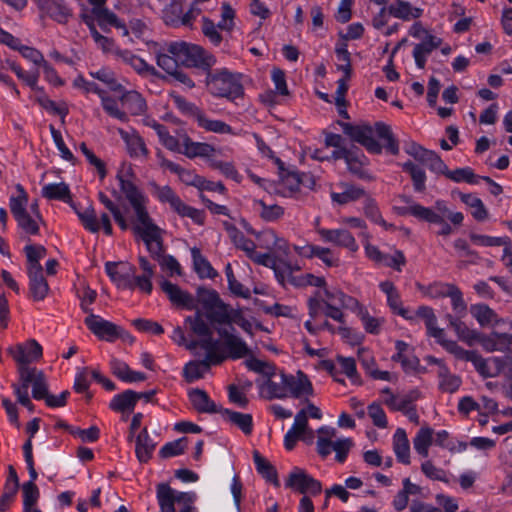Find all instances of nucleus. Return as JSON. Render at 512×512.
<instances>
[{
  "label": "nucleus",
  "mask_w": 512,
  "mask_h": 512,
  "mask_svg": "<svg viewBox=\"0 0 512 512\" xmlns=\"http://www.w3.org/2000/svg\"><path fill=\"white\" fill-rule=\"evenodd\" d=\"M317 432V452L321 457L326 458L328 455L331 454L332 442H334L332 439L336 435V430L335 428L332 427L322 426L318 429Z\"/></svg>",
  "instance_id": "nucleus-46"
},
{
  "label": "nucleus",
  "mask_w": 512,
  "mask_h": 512,
  "mask_svg": "<svg viewBox=\"0 0 512 512\" xmlns=\"http://www.w3.org/2000/svg\"><path fill=\"white\" fill-rule=\"evenodd\" d=\"M494 357L488 359L483 358L478 352L474 355L471 363L476 371L484 378L495 377L499 375V369L493 365Z\"/></svg>",
  "instance_id": "nucleus-58"
},
{
  "label": "nucleus",
  "mask_w": 512,
  "mask_h": 512,
  "mask_svg": "<svg viewBox=\"0 0 512 512\" xmlns=\"http://www.w3.org/2000/svg\"><path fill=\"white\" fill-rule=\"evenodd\" d=\"M285 486L301 494L309 493L313 496L322 491L320 481L309 475L304 469L294 467L289 473Z\"/></svg>",
  "instance_id": "nucleus-9"
},
{
  "label": "nucleus",
  "mask_w": 512,
  "mask_h": 512,
  "mask_svg": "<svg viewBox=\"0 0 512 512\" xmlns=\"http://www.w3.org/2000/svg\"><path fill=\"white\" fill-rule=\"evenodd\" d=\"M396 354L392 356V360L395 362H400L402 368L406 371L415 370L419 365V360L409 353L410 346L406 342L402 340H397L395 342Z\"/></svg>",
  "instance_id": "nucleus-34"
},
{
  "label": "nucleus",
  "mask_w": 512,
  "mask_h": 512,
  "mask_svg": "<svg viewBox=\"0 0 512 512\" xmlns=\"http://www.w3.org/2000/svg\"><path fill=\"white\" fill-rule=\"evenodd\" d=\"M400 214L411 215L419 220L440 225V230L437 232L438 235L449 236L453 232L451 225L446 221V219H442L441 215L434 214L431 208L424 207L420 204L400 208Z\"/></svg>",
  "instance_id": "nucleus-11"
},
{
  "label": "nucleus",
  "mask_w": 512,
  "mask_h": 512,
  "mask_svg": "<svg viewBox=\"0 0 512 512\" xmlns=\"http://www.w3.org/2000/svg\"><path fill=\"white\" fill-rule=\"evenodd\" d=\"M115 56L131 66L140 75H156V69L129 50L116 49Z\"/></svg>",
  "instance_id": "nucleus-24"
},
{
  "label": "nucleus",
  "mask_w": 512,
  "mask_h": 512,
  "mask_svg": "<svg viewBox=\"0 0 512 512\" xmlns=\"http://www.w3.org/2000/svg\"><path fill=\"white\" fill-rule=\"evenodd\" d=\"M29 278V293L33 300L42 301L48 295L49 285L42 270L27 271Z\"/></svg>",
  "instance_id": "nucleus-26"
},
{
  "label": "nucleus",
  "mask_w": 512,
  "mask_h": 512,
  "mask_svg": "<svg viewBox=\"0 0 512 512\" xmlns=\"http://www.w3.org/2000/svg\"><path fill=\"white\" fill-rule=\"evenodd\" d=\"M335 189L330 191L331 201L341 206L363 199L367 193L363 187L346 181L337 183Z\"/></svg>",
  "instance_id": "nucleus-15"
},
{
  "label": "nucleus",
  "mask_w": 512,
  "mask_h": 512,
  "mask_svg": "<svg viewBox=\"0 0 512 512\" xmlns=\"http://www.w3.org/2000/svg\"><path fill=\"white\" fill-rule=\"evenodd\" d=\"M18 372H19V379L20 384H14V393L17 397V401L23 405L24 407L28 408L29 410L33 409L32 402L29 398L28 389L31 384L35 381V379L38 377L40 370H37L36 368H30L27 364H18Z\"/></svg>",
  "instance_id": "nucleus-13"
},
{
  "label": "nucleus",
  "mask_w": 512,
  "mask_h": 512,
  "mask_svg": "<svg viewBox=\"0 0 512 512\" xmlns=\"http://www.w3.org/2000/svg\"><path fill=\"white\" fill-rule=\"evenodd\" d=\"M453 246L455 250L458 252L460 257H466V260L459 262V267H467L468 265H476L482 261V257L478 254L477 251L472 250L467 243V241L463 238H458L454 240Z\"/></svg>",
  "instance_id": "nucleus-44"
},
{
  "label": "nucleus",
  "mask_w": 512,
  "mask_h": 512,
  "mask_svg": "<svg viewBox=\"0 0 512 512\" xmlns=\"http://www.w3.org/2000/svg\"><path fill=\"white\" fill-rule=\"evenodd\" d=\"M156 497L160 512H196L193 507L197 499L195 492H178L167 483H159L156 487Z\"/></svg>",
  "instance_id": "nucleus-4"
},
{
  "label": "nucleus",
  "mask_w": 512,
  "mask_h": 512,
  "mask_svg": "<svg viewBox=\"0 0 512 512\" xmlns=\"http://www.w3.org/2000/svg\"><path fill=\"white\" fill-rule=\"evenodd\" d=\"M157 443L150 437L147 428H143L136 437L135 454L139 462L147 463L156 448Z\"/></svg>",
  "instance_id": "nucleus-28"
},
{
  "label": "nucleus",
  "mask_w": 512,
  "mask_h": 512,
  "mask_svg": "<svg viewBox=\"0 0 512 512\" xmlns=\"http://www.w3.org/2000/svg\"><path fill=\"white\" fill-rule=\"evenodd\" d=\"M24 252L27 258V271L42 270L40 260L46 255V248L42 245H26Z\"/></svg>",
  "instance_id": "nucleus-54"
},
{
  "label": "nucleus",
  "mask_w": 512,
  "mask_h": 512,
  "mask_svg": "<svg viewBox=\"0 0 512 512\" xmlns=\"http://www.w3.org/2000/svg\"><path fill=\"white\" fill-rule=\"evenodd\" d=\"M416 316L424 320L429 336L436 340L445 336L444 330L437 327V318L431 307L425 305L419 306L416 310Z\"/></svg>",
  "instance_id": "nucleus-37"
},
{
  "label": "nucleus",
  "mask_w": 512,
  "mask_h": 512,
  "mask_svg": "<svg viewBox=\"0 0 512 512\" xmlns=\"http://www.w3.org/2000/svg\"><path fill=\"white\" fill-rule=\"evenodd\" d=\"M363 212L364 215L373 223L378 224L385 229L392 227V225L387 224L383 219L375 199H373L368 193L363 197Z\"/></svg>",
  "instance_id": "nucleus-49"
},
{
  "label": "nucleus",
  "mask_w": 512,
  "mask_h": 512,
  "mask_svg": "<svg viewBox=\"0 0 512 512\" xmlns=\"http://www.w3.org/2000/svg\"><path fill=\"white\" fill-rule=\"evenodd\" d=\"M461 201L472 209L471 214L477 221H485L488 218V210L482 200L474 194H462Z\"/></svg>",
  "instance_id": "nucleus-53"
},
{
  "label": "nucleus",
  "mask_w": 512,
  "mask_h": 512,
  "mask_svg": "<svg viewBox=\"0 0 512 512\" xmlns=\"http://www.w3.org/2000/svg\"><path fill=\"white\" fill-rule=\"evenodd\" d=\"M223 227L237 249L244 251L247 257H249L254 252L256 249V244L254 241L246 238L245 235L234 224L224 221Z\"/></svg>",
  "instance_id": "nucleus-27"
},
{
  "label": "nucleus",
  "mask_w": 512,
  "mask_h": 512,
  "mask_svg": "<svg viewBox=\"0 0 512 512\" xmlns=\"http://www.w3.org/2000/svg\"><path fill=\"white\" fill-rule=\"evenodd\" d=\"M98 199L104 205V207L108 211H110L115 222L119 225V227L122 230H127L129 228V223L125 218L123 212L121 211L120 207L103 192L98 193Z\"/></svg>",
  "instance_id": "nucleus-55"
},
{
  "label": "nucleus",
  "mask_w": 512,
  "mask_h": 512,
  "mask_svg": "<svg viewBox=\"0 0 512 512\" xmlns=\"http://www.w3.org/2000/svg\"><path fill=\"white\" fill-rule=\"evenodd\" d=\"M403 170L408 172L413 181L414 190L423 192L426 189V174L425 171L412 161H407L403 165Z\"/></svg>",
  "instance_id": "nucleus-57"
},
{
  "label": "nucleus",
  "mask_w": 512,
  "mask_h": 512,
  "mask_svg": "<svg viewBox=\"0 0 512 512\" xmlns=\"http://www.w3.org/2000/svg\"><path fill=\"white\" fill-rule=\"evenodd\" d=\"M393 450L399 462L410 464V444L405 430L401 428L394 433Z\"/></svg>",
  "instance_id": "nucleus-35"
},
{
  "label": "nucleus",
  "mask_w": 512,
  "mask_h": 512,
  "mask_svg": "<svg viewBox=\"0 0 512 512\" xmlns=\"http://www.w3.org/2000/svg\"><path fill=\"white\" fill-rule=\"evenodd\" d=\"M217 334L223 339V347H221L220 340L216 339V343L213 348H210L211 352L219 354L223 357V362L226 359H241L251 354V351L245 341L239 336L230 332L228 329L223 327L216 328Z\"/></svg>",
  "instance_id": "nucleus-5"
},
{
  "label": "nucleus",
  "mask_w": 512,
  "mask_h": 512,
  "mask_svg": "<svg viewBox=\"0 0 512 512\" xmlns=\"http://www.w3.org/2000/svg\"><path fill=\"white\" fill-rule=\"evenodd\" d=\"M215 152L212 145L193 141L187 134H183V150L181 154L193 159L196 157L208 158Z\"/></svg>",
  "instance_id": "nucleus-25"
},
{
  "label": "nucleus",
  "mask_w": 512,
  "mask_h": 512,
  "mask_svg": "<svg viewBox=\"0 0 512 512\" xmlns=\"http://www.w3.org/2000/svg\"><path fill=\"white\" fill-rule=\"evenodd\" d=\"M335 54L338 61L337 69L343 72L346 78H350L352 75V65L351 54L347 49V44L338 43L335 47Z\"/></svg>",
  "instance_id": "nucleus-59"
},
{
  "label": "nucleus",
  "mask_w": 512,
  "mask_h": 512,
  "mask_svg": "<svg viewBox=\"0 0 512 512\" xmlns=\"http://www.w3.org/2000/svg\"><path fill=\"white\" fill-rule=\"evenodd\" d=\"M35 90L39 92V95H37L35 98L36 102L47 112L54 115H59L62 119V122H64L65 117L69 113L67 104L63 101L56 103L55 101L51 100L40 87Z\"/></svg>",
  "instance_id": "nucleus-39"
},
{
  "label": "nucleus",
  "mask_w": 512,
  "mask_h": 512,
  "mask_svg": "<svg viewBox=\"0 0 512 512\" xmlns=\"http://www.w3.org/2000/svg\"><path fill=\"white\" fill-rule=\"evenodd\" d=\"M170 98L175 105V107L184 115L193 117L195 120L198 119V117L203 112L199 107H197L194 103L189 102L186 98L183 96L177 94L176 92L170 93Z\"/></svg>",
  "instance_id": "nucleus-56"
},
{
  "label": "nucleus",
  "mask_w": 512,
  "mask_h": 512,
  "mask_svg": "<svg viewBox=\"0 0 512 512\" xmlns=\"http://www.w3.org/2000/svg\"><path fill=\"white\" fill-rule=\"evenodd\" d=\"M375 131L378 137L385 141V147L387 148V150L391 154L397 155L399 153V145L397 140L393 136L390 126L386 125L383 122H377L375 124Z\"/></svg>",
  "instance_id": "nucleus-61"
},
{
  "label": "nucleus",
  "mask_w": 512,
  "mask_h": 512,
  "mask_svg": "<svg viewBox=\"0 0 512 512\" xmlns=\"http://www.w3.org/2000/svg\"><path fill=\"white\" fill-rule=\"evenodd\" d=\"M316 232L320 236L321 240L325 243H330L338 247L346 248L351 252H356L359 249L354 236L347 229L317 228Z\"/></svg>",
  "instance_id": "nucleus-14"
},
{
  "label": "nucleus",
  "mask_w": 512,
  "mask_h": 512,
  "mask_svg": "<svg viewBox=\"0 0 512 512\" xmlns=\"http://www.w3.org/2000/svg\"><path fill=\"white\" fill-rule=\"evenodd\" d=\"M447 352L452 354L455 358L462 361L471 362L476 351L474 350H466L457 344L456 341L447 340L445 336L438 338L436 340Z\"/></svg>",
  "instance_id": "nucleus-51"
},
{
  "label": "nucleus",
  "mask_w": 512,
  "mask_h": 512,
  "mask_svg": "<svg viewBox=\"0 0 512 512\" xmlns=\"http://www.w3.org/2000/svg\"><path fill=\"white\" fill-rule=\"evenodd\" d=\"M191 255L193 259V266L196 273L200 278H215L218 273L211 266L210 262L201 254V251L197 247L191 249Z\"/></svg>",
  "instance_id": "nucleus-43"
},
{
  "label": "nucleus",
  "mask_w": 512,
  "mask_h": 512,
  "mask_svg": "<svg viewBox=\"0 0 512 512\" xmlns=\"http://www.w3.org/2000/svg\"><path fill=\"white\" fill-rule=\"evenodd\" d=\"M135 178L133 168L129 164H122L116 175L120 190L134 213L131 221L132 231L142 239L151 257L158 261L165 255L164 231L150 217L147 209L148 198L136 185Z\"/></svg>",
  "instance_id": "nucleus-1"
},
{
  "label": "nucleus",
  "mask_w": 512,
  "mask_h": 512,
  "mask_svg": "<svg viewBox=\"0 0 512 512\" xmlns=\"http://www.w3.org/2000/svg\"><path fill=\"white\" fill-rule=\"evenodd\" d=\"M280 380L285 384L287 397L292 396L294 398H300L302 396L313 394L312 384L302 371H298L296 376L287 375L284 372H281Z\"/></svg>",
  "instance_id": "nucleus-17"
},
{
  "label": "nucleus",
  "mask_w": 512,
  "mask_h": 512,
  "mask_svg": "<svg viewBox=\"0 0 512 512\" xmlns=\"http://www.w3.org/2000/svg\"><path fill=\"white\" fill-rule=\"evenodd\" d=\"M167 51L176 56L179 64L188 68L209 70L216 64L213 54L199 45L185 41H175L167 44Z\"/></svg>",
  "instance_id": "nucleus-3"
},
{
  "label": "nucleus",
  "mask_w": 512,
  "mask_h": 512,
  "mask_svg": "<svg viewBox=\"0 0 512 512\" xmlns=\"http://www.w3.org/2000/svg\"><path fill=\"white\" fill-rule=\"evenodd\" d=\"M280 168V182L278 192L284 197H292L300 189V186L312 188L315 184L313 177L309 174L299 173L297 171H286L283 169V163L279 158H275Z\"/></svg>",
  "instance_id": "nucleus-7"
},
{
  "label": "nucleus",
  "mask_w": 512,
  "mask_h": 512,
  "mask_svg": "<svg viewBox=\"0 0 512 512\" xmlns=\"http://www.w3.org/2000/svg\"><path fill=\"white\" fill-rule=\"evenodd\" d=\"M17 196L10 197L9 206L14 218L27 212L28 195L21 184L16 185Z\"/></svg>",
  "instance_id": "nucleus-62"
},
{
  "label": "nucleus",
  "mask_w": 512,
  "mask_h": 512,
  "mask_svg": "<svg viewBox=\"0 0 512 512\" xmlns=\"http://www.w3.org/2000/svg\"><path fill=\"white\" fill-rule=\"evenodd\" d=\"M205 85L208 92L217 98L235 100L244 94L243 85L237 74L226 68L205 70Z\"/></svg>",
  "instance_id": "nucleus-2"
},
{
  "label": "nucleus",
  "mask_w": 512,
  "mask_h": 512,
  "mask_svg": "<svg viewBox=\"0 0 512 512\" xmlns=\"http://www.w3.org/2000/svg\"><path fill=\"white\" fill-rule=\"evenodd\" d=\"M185 325L189 326L190 331L195 336H198V340H191L186 344V348L190 351H194L197 348L202 350H210L216 343V339L213 338L212 330L209 324L203 318V314L197 310L193 315H189L184 320Z\"/></svg>",
  "instance_id": "nucleus-6"
},
{
  "label": "nucleus",
  "mask_w": 512,
  "mask_h": 512,
  "mask_svg": "<svg viewBox=\"0 0 512 512\" xmlns=\"http://www.w3.org/2000/svg\"><path fill=\"white\" fill-rule=\"evenodd\" d=\"M223 418L229 423L239 428L245 435H250L253 431V417L248 413H241L230 409H222Z\"/></svg>",
  "instance_id": "nucleus-31"
},
{
  "label": "nucleus",
  "mask_w": 512,
  "mask_h": 512,
  "mask_svg": "<svg viewBox=\"0 0 512 512\" xmlns=\"http://www.w3.org/2000/svg\"><path fill=\"white\" fill-rule=\"evenodd\" d=\"M121 139L125 142L128 154L132 158L146 159L149 150L144 139L135 131L127 132L124 129H118Z\"/></svg>",
  "instance_id": "nucleus-20"
},
{
  "label": "nucleus",
  "mask_w": 512,
  "mask_h": 512,
  "mask_svg": "<svg viewBox=\"0 0 512 512\" xmlns=\"http://www.w3.org/2000/svg\"><path fill=\"white\" fill-rule=\"evenodd\" d=\"M446 319L460 341L464 342L468 346H473L477 343L480 333L476 330L470 329L463 321H461V318H456L447 314Z\"/></svg>",
  "instance_id": "nucleus-29"
},
{
  "label": "nucleus",
  "mask_w": 512,
  "mask_h": 512,
  "mask_svg": "<svg viewBox=\"0 0 512 512\" xmlns=\"http://www.w3.org/2000/svg\"><path fill=\"white\" fill-rule=\"evenodd\" d=\"M255 205L259 207L260 217L267 222L277 221L284 215V208L280 205H267L263 200L255 201Z\"/></svg>",
  "instance_id": "nucleus-63"
},
{
  "label": "nucleus",
  "mask_w": 512,
  "mask_h": 512,
  "mask_svg": "<svg viewBox=\"0 0 512 512\" xmlns=\"http://www.w3.org/2000/svg\"><path fill=\"white\" fill-rule=\"evenodd\" d=\"M41 13L61 24L66 23L72 16L71 9L65 4L64 0H52Z\"/></svg>",
  "instance_id": "nucleus-40"
},
{
  "label": "nucleus",
  "mask_w": 512,
  "mask_h": 512,
  "mask_svg": "<svg viewBox=\"0 0 512 512\" xmlns=\"http://www.w3.org/2000/svg\"><path fill=\"white\" fill-rule=\"evenodd\" d=\"M120 101L123 107L134 116L142 115L147 110V104L142 95L134 90L125 92Z\"/></svg>",
  "instance_id": "nucleus-32"
},
{
  "label": "nucleus",
  "mask_w": 512,
  "mask_h": 512,
  "mask_svg": "<svg viewBox=\"0 0 512 512\" xmlns=\"http://www.w3.org/2000/svg\"><path fill=\"white\" fill-rule=\"evenodd\" d=\"M183 17V0H172V2L163 11V19L165 23L172 27L183 26Z\"/></svg>",
  "instance_id": "nucleus-48"
},
{
  "label": "nucleus",
  "mask_w": 512,
  "mask_h": 512,
  "mask_svg": "<svg viewBox=\"0 0 512 512\" xmlns=\"http://www.w3.org/2000/svg\"><path fill=\"white\" fill-rule=\"evenodd\" d=\"M380 290L386 294L388 306L394 313L402 316L407 320H411L412 316L409 315V311L402 306L400 295L391 281H383L379 284Z\"/></svg>",
  "instance_id": "nucleus-23"
},
{
  "label": "nucleus",
  "mask_w": 512,
  "mask_h": 512,
  "mask_svg": "<svg viewBox=\"0 0 512 512\" xmlns=\"http://www.w3.org/2000/svg\"><path fill=\"white\" fill-rule=\"evenodd\" d=\"M100 98L102 107L109 116L116 118L121 122H127L129 120L127 113L119 108L116 99L108 96L106 92H104Z\"/></svg>",
  "instance_id": "nucleus-64"
},
{
  "label": "nucleus",
  "mask_w": 512,
  "mask_h": 512,
  "mask_svg": "<svg viewBox=\"0 0 512 512\" xmlns=\"http://www.w3.org/2000/svg\"><path fill=\"white\" fill-rule=\"evenodd\" d=\"M388 12L395 18L409 21L410 19L419 18L423 10L420 8H413L409 2L403 0H396V2L388 7Z\"/></svg>",
  "instance_id": "nucleus-38"
},
{
  "label": "nucleus",
  "mask_w": 512,
  "mask_h": 512,
  "mask_svg": "<svg viewBox=\"0 0 512 512\" xmlns=\"http://www.w3.org/2000/svg\"><path fill=\"white\" fill-rule=\"evenodd\" d=\"M138 401L139 396L135 391L126 390L120 394L115 395L112 398L109 407L116 412H131L134 410Z\"/></svg>",
  "instance_id": "nucleus-33"
},
{
  "label": "nucleus",
  "mask_w": 512,
  "mask_h": 512,
  "mask_svg": "<svg viewBox=\"0 0 512 512\" xmlns=\"http://www.w3.org/2000/svg\"><path fill=\"white\" fill-rule=\"evenodd\" d=\"M470 312L482 327L498 323L497 314L486 304L472 305Z\"/></svg>",
  "instance_id": "nucleus-50"
},
{
  "label": "nucleus",
  "mask_w": 512,
  "mask_h": 512,
  "mask_svg": "<svg viewBox=\"0 0 512 512\" xmlns=\"http://www.w3.org/2000/svg\"><path fill=\"white\" fill-rule=\"evenodd\" d=\"M42 196L49 200H59L63 202H69L71 200L69 186L64 182L50 183L43 186Z\"/></svg>",
  "instance_id": "nucleus-47"
},
{
  "label": "nucleus",
  "mask_w": 512,
  "mask_h": 512,
  "mask_svg": "<svg viewBox=\"0 0 512 512\" xmlns=\"http://www.w3.org/2000/svg\"><path fill=\"white\" fill-rule=\"evenodd\" d=\"M417 161L427 166L432 172L441 174L446 171V164L442 161L440 156L432 150L425 149Z\"/></svg>",
  "instance_id": "nucleus-60"
},
{
  "label": "nucleus",
  "mask_w": 512,
  "mask_h": 512,
  "mask_svg": "<svg viewBox=\"0 0 512 512\" xmlns=\"http://www.w3.org/2000/svg\"><path fill=\"white\" fill-rule=\"evenodd\" d=\"M433 433L432 428L424 426L418 430L416 436L413 438L415 451L424 458L428 457L429 447L433 442Z\"/></svg>",
  "instance_id": "nucleus-45"
},
{
  "label": "nucleus",
  "mask_w": 512,
  "mask_h": 512,
  "mask_svg": "<svg viewBox=\"0 0 512 512\" xmlns=\"http://www.w3.org/2000/svg\"><path fill=\"white\" fill-rule=\"evenodd\" d=\"M193 408L199 413H221L222 409L209 397L206 391L195 388L188 392Z\"/></svg>",
  "instance_id": "nucleus-21"
},
{
  "label": "nucleus",
  "mask_w": 512,
  "mask_h": 512,
  "mask_svg": "<svg viewBox=\"0 0 512 512\" xmlns=\"http://www.w3.org/2000/svg\"><path fill=\"white\" fill-rule=\"evenodd\" d=\"M160 286L170 302L177 308L186 310L196 309V301L189 292L182 290L178 285L168 280H163Z\"/></svg>",
  "instance_id": "nucleus-19"
},
{
  "label": "nucleus",
  "mask_w": 512,
  "mask_h": 512,
  "mask_svg": "<svg viewBox=\"0 0 512 512\" xmlns=\"http://www.w3.org/2000/svg\"><path fill=\"white\" fill-rule=\"evenodd\" d=\"M421 397V393L418 389H412L407 393L396 396L391 394L390 397L384 399V403L393 411H402L413 405V402L417 401Z\"/></svg>",
  "instance_id": "nucleus-36"
},
{
  "label": "nucleus",
  "mask_w": 512,
  "mask_h": 512,
  "mask_svg": "<svg viewBox=\"0 0 512 512\" xmlns=\"http://www.w3.org/2000/svg\"><path fill=\"white\" fill-rule=\"evenodd\" d=\"M84 323L100 340L113 342L118 338L124 339L125 335H128L120 326L93 313H89Z\"/></svg>",
  "instance_id": "nucleus-8"
},
{
  "label": "nucleus",
  "mask_w": 512,
  "mask_h": 512,
  "mask_svg": "<svg viewBox=\"0 0 512 512\" xmlns=\"http://www.w3.org/2000/svg\"><path fill=\"white\" fill-rule=\"evenodd\" d=\"M343 132L352 140L363 145L369 152L380 154L381 145L373 137V130L368 125H352L347 122H339Z\"/></svg>",
  "instance_id": "nucleus-10"
},
{
  "label": "nucleus",
  "mask_w": 512,
  "mask_h": 512,
  "mask_svg": "<svg viewBox=\"0 0 512 512\" xmlns=\"http://www.w3.org/2000/svg\"><path fill=\"white\" fill-rule=\"evenodd\" d=\"M105 271L118 288L131 287V277L136 273V267L128 262H106Z\"/></svg>",
  "instance_id": "nucleus-18"
},
{
  "label": "nucleus",
  "mask_w": 512,
  "mask_h": 512,
  "mask_svg": "<svg viewBox=\"0 0 512 512\" xmlns=\"http://www.w3.org/2000/svg\"><path fill=\"white\" fill-rule=\"evenodd\" d=\"M438 388L443 393H455L461 386L460 376L451 373L447 365H441L437 370Z\"/></svg>",
  "instance_id": "nucleus-30"
},
{
  "label": "nucleus",
  "mask_w": 512,
  "mask_h": 512,
  "mask_svg": "<svg viewBox=\"0 0 512 512\" xmlns=\"http://www.w3.org/2000/svg\"><path fill=\"white\" fill-rule=\"evenodd\" d=\"M8 353L18 364H29L42 358V346L35 340L29 339L24 343L8 348Z\"/></svg>",
  "instance_id": "nucleus-16"
},
{
  "label": "nucleus",
  "mask_w": 512,
  "mask_h": 512,
  "mask_svg": "<svg viewBox=\"0 0 512 512\" xmlns=\"http://www.w3.org/2000/svg\"><path fill=\"white\" fill-rule=\"evenodd\" d=\"M442 43V39L434 35L428 34L425 39L414 46L413 57L416 66L419 69H423L426 65L427 57L431 52L437 49Z\"/></svg>",
  "instance_id": "nucleus-22"
},
{
  "label": "nucleus",
  "mask_w": 512,
  "mask_h": 512,
  "mask_svg": "<svg viewBox=\"0 0 512 512\" xmlns=\"http://www.w3.org/2000/svg\"><path fill=\"white\" fill-rule=\"evenodd\" d=\"M486 352L503 351L508 346V334L493 332L490 335L480 333L477 341Z\"/></svg>",
  "instance_id": "nucleus-41"
},
{
  "label": "nucleus",
  "mask_w": 512,
  "mask_h": 512,
  "mask_svg": "<svg viewBox=\"0 0 512 512\" xmlns=\"http://www.w3.org/2000/svg\"><path fill=\"white\" fill-rule=\"evenodd\" d=\"M205 356L199 361H190L184 366L183 374L187 382L192 383L198 379L203 378L211 366L223 363V357L219 354L211 352V350H204Z\"/></svg>",
  "instance_id": "nucleus-12"
},
{
  "label": "nucleus",
  "mask_w": 512,
  "mask_h": 512,
  "mask_svg": "<svg viewBox=\"0 0 512 512\" xmlns=\"http://www.w3.org/2000/svg\"><path fill=\"white\" fill-rule=\"evenodd\" d=\"M253 460L257 472L268 482H271L275 487H279L280 482L275 467L270 462H268L257 450L253 452Z\"/></svg>",
  "instance_id": "nucleus-42"
},
{
  "label": "nucleus",
  "mask_w": 512,
  "mask_h": 512,
  "mask_svg": "<svg viewBox=\"0 0 512 512\" xmlns=\"http://www.w3.org/2000/svg\"><path fill=\"white\" fill-rule=\"evenodd\" d=\"M150 187L152 195L156 197L161 203H168L171 209H174V207L180 201V197L168 185L160 186L155 182H151Z\"/></svg>",
  "instance_id": "nucleus-52"
}]
</instances>
